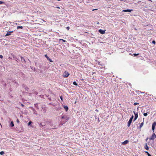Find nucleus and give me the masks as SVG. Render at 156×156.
<instances>
[{
  "label": "nucleus",
  "mask_w": 156,
  "mask_h": 156,
  "mask_svg": "<svg viewBox=\"0 0 156 156\" xmlns=\"http://www.w3.org/2000/svg\"><path fill=\"white\" fill-rule=\"evenodd\" d=\"M133 113L135 114L134 118V119L133 120V121H134L138 117V115L137 112L136 113L135 112V111H133Z\"/></svg>",
  "instance_id": "20e7f679"
},
{
  "label": "nucleus",
  "mask_w": 156,
  "mask_h": 156,
  "mask_svg": "<svg viewBox=\"0 0 156 156\" xmlns=\"http://www.w3.org/2000/svg\"><path fill=\"white\" fill-rule=\"evenodd\" d=\"M43 96V95H40V97H41V98H42Z\"/></svg>",
  "instance_id": "c85d7f7f"
},
{
  "label": "nucleus",
  "mask_w": 156,
  "mask_h": 156,
  "mask_svg": "<svg viewBox=\"0 0 156 156\" xmlns=\"http://www.w3.org/2000/svg\"><path fill=\"white\" fill-rule=\"evenodd\" d=\"M56 8H59V7H57Z\"/></svg>",
  "instance_id": "f704fd0d"
},
{
  "label": "nucleus",
  "mask_w": 156,
  "mask_h": 156,
  "mask_svg": "<svg viewBox=\"0 0 156 156\" xmlns=\"http://www.w3.org/2000/svg\"><path fill=\"white\" fill-rule=\"evenodd\" d=\"M36 94H37V93H35Z\"/></svg>",
  "instance_id": "4c0bfd02"
},
{
  "label": "nucleus",
  "mask_w": 156,
  "mask_h": 156,
  "mask_svg": "<svg viewBox=\"0 0 156 156\" xmlns=\"http://www.w3.org/2000/svg\"><path fill=\"white\" fill-rule=\"evenodd\" d=\"M73 85L77 86L78 85L76 83L75 81L73 82Z\"/></svg>",
  "instance_id": "f3484780"
},
{
  "label": "nucleus",
  "mask_w": 156,
  "mask_h": 156,
  "mask_svg": "<svg viewBox=\"0 0 156 156\" xmlns=\"http://www.w3.org/2000/svg\"><path fill=\"white\" fill-rule=\"evenodd\" d=\"M139 55V54H135H135H133V55H134V56H136V55Z\"/></svg>",
  "instance_id": "b1692460"
},
{
  "label": "nucleus",
  "mask_w": 156,
  "mask_h": 156,
  "mask_svg": "<svg viewBox=\"0 0 156 156\" xmlns=\"http://www.w3.org/2000/svg\"><path fill=\"white\" fill-rule=\"evenodd\" d=\"M64 108L66 111H67L68 109V107L67 106H64Z\"/></svg>",
  "instance_id": "f8f14e48"
},
{
  "label": "nucleus",
  "mask_w": 156,
  "mask_h": 156,
  "mask_svg": "<svg viewBox=\"0 0 156 156\" xmlns=\"http://www.w3.org/2000/svg\"><path fill=\"white\" fill-rule=\"evenodd\" d=\"M17 29H19V28L22 29L23 28V27L22 26H18L17 27Z\"/></svg>",
  "instance_id": "6ab92c4d"
},
{
  "label": "nucleus",
  "mask_w": 156,
  "mask_h": 156,
  "mask_svg": "<svg viewBox=\"0 0 156 156\" xmlns=\"http://www.w3.org/2000/svg\"><path fill=\"white\" fill-rule=\"evenodd\" d=\"M147 113H145L144 114V115L145 116H146L147 115Z\"/></svg>",
  "instance_id": "412c9836"
},
{
  "label": "nucleus",
  "mask_w": 156,
  "mask_h": 156,
  "mask_svg": "<svg viewBox=\"0 0 156 156\" xmlns=\"http://www.w3.org/2000/svg\"><path fill=\"white\" fill-rule=\"evenodd\" d=\"M4 3V2H3L0 1V4Z\"/></svg>",
  "instance_id": "393cba45"
},
{
  "label": "nucleus",
  "mask_w": 156,
  "mask_h": 156,
  "mask_svg": "<svg viewBox=\"0 0 156 156\" xmlns=\"http://www.w3.org/2000/svg\"><path fill=\"white\" fill-rule=\"evenodd\" d=\"M133 115H132L131 116V117L130 118V119H129V121L128 122V125L127 126L128 127H129L131 124V123L132 122L133 119Z\"/></svg>",
  "instance_id": "f257e3e1"
},
{
  "label": "nucleus",
  "mask_w": 156,
  "mask_h": 156,
  "mask_svg": "<svg viewBox=\"0 0 156 156\" xmlns=\"http://www.w3.org/2000/svg\"><path fill=\"white\" fill-rule=\"evenodd\" d=\"M4 153H5V152L4 151H1L0 152V154L1 155L4 154Z\"/></svg>",
  "instance_id": "a211bd4d"
},
{
  "label": "nucleus",
  "mask_w": 156,
  "mask_h": 156,
  "mask_svg": "<svg viewBox=\"0 0 156 156\" xmlns=\"http://www.w3.org/2000/svg\"><path fill=\"white\" fill-rule=\"evenodd\" d=\"M156 137V135L154 133L152 135L151 137L150 138V140H154V139H155Z\"/></svg>",
  "instance_id": "39448f33"
},
{
  "label": "nucleus",
  "mask_w": 156,
  "mask_h": 156,
  "mask_svg": "<svg viewBox=\"0 0 156 156\" xmlns=\"http://www.w3.org/2000/svg\"><path fill=\"white\" fill-rule=\"evenodd\" d=\"M145 148L147 150H149V148L147 145V143L145 144V145L144 146Z\"/></svg>",
  "instance_id": "9b49d317"
},
{
  "label": "nucleus",
  "mask_w": 156,
  "mask_h": 156,
  "mask_svg": "<svg viewBox=\"0 0 156 156\" xmlns=\"http://www.w3.org/2000/svg\"><path fill=\"white\" fill-rule=\"evenodd\" d=\"M66 29L68 30H69V27H66Z\"/></svg>",
  "instance_id": "bb28decb"
},
{
  "label": "nucleus",
  "mask_w": 156,
  "mask_h": 156,
  "mask_svg": "<svg viewBox=\"0 0 156 156\" xmlns=\"http://www.w3.org/2000/svg\"><path fill=\"white\" fill-rule=\"evenodd\" d=\"M105 30H103L101 29H100L99 30V32L101 34H104L105 33Z\"/></svg>",
  "instance_id": "423d86ee"
},
{
  "label": "nucleus",
  "mask_w": 156,
  "mask_h": 156,
  "mask_svg": "<svg viewBox=\"0 0 156 156\" xmlns=\"http://www.w3.org/2000/svg\"><path fill=\"white\" fill-rule=\"evenodd\" d=\"M156 125V122H155L152 124V130H153V132H154V130L155 129Z\"/></svg>",
  "instance_id": "7ed1b4c3"
},
{
  "label": "nucleus",
  "mask_w": 156,
  "mask_h": 156,
  "mask_svg": "<svg viewBox=\"0 0 156 156\" xmlns=\"http://www.w3.org/2000/svg\"><path fill=\"white\" fill-rule=\"evenodd\" d=\"M64 42H66V41L63 39H62Z\"/></svg>",
  "instance_id": "7c9ffc66"
},
{
  "label": "nucleus",
  "mask_w": 156,
  "mask_h": 156,
  "mask_svg": "<svg viewBox=\"0 0 156 156\" xmlns=\"http://www.w3.org/2000/svg\"><path fill=\"white\" fill-rule=\"evenodd\" d=\"M60 98L62 101H63V98L62 96H60Z\"/></svg>",
  "instance_id": "a878e982"
},
{
  "label": "nucleus",
  "mask_w": 156,
  "mask_h": 156,
  "mask_svg": "<svg viewBox=\"0 0 156 156\" xmlns=\"http://www.w3.org/2000/svg\"><path fill=\"white\" fill-rule=\"evenodd\" d=\"M21 105L22 107H23L24 106V105L23 104H21Z\"/></svg>",
  "instance_id": "2f4dec72"
},
{
  "label": "nucleus",
  "mask_w": 156,
  "mask_h": 156,
  "mask_svg": "<svg viewBox=\"0 0 156 156\" xmlns=\"http://www.w3.org/2000/svg\"><path fill=\"white\" fill-rule=\"evenodd\" d=\"M144 125V123L143 122H142L141 123L140 125L139 126V128L140 129L142 127V126H143Z\"/></svg>",
  "instance_id": "4468645a"
},
{
  "label": "nucleus",
  "mask_w": 156,
  "mask_h": 156,
  "mask_svg": "<svg viewBox=\"0 0 156 156\" xmlns=\"http://www.w3.org/2000/svg\"><path fill=\"white\" fill-rule=\"evenodd\" d=\"M129 141L128 140H126L125 141H123L122 142V144L123 145H126L128 144V143L129 142Z\"/></svg>",
  "instance_id": "6e6552de"
},
{
  "label": "nucleus",
  "mask_w": 156,
  "mask_h": 156,
  "mask_svg": "<svg viewBox=\"0 0 156 156\" xmlns=\"http://www.w3.org/2000/svg\"><path fill=\"white\" fill-rule=\"evenodd\" d=\"M139 104V103H137V102H135L134 103V105H138Z\"/></svg>",
  "instance_id": "aec40b11"
},
{
  "label": "nucleus",
  "mask_w": 156,
  "mask_h": 156,
  "mask_svg": "<svg viewBox=\"0 0 156 156\" xmlns=\"http://www.w3.org/2000/svg\"><path fill=\"white\" fill-rule=\"evenodd\" d=\"M152 43L154 44H155L156 42L154 40H153L152 41Z\"/></svg>",
  "instance_id": "5701e85b"
},
{
  "label": "nucleus",
  "mask_w": 156,
  "mask_h": 156,
  "mask_svg": "<svg viewBox=\"0 0 156 156\" xmlns=\"http://www.w3.org/2000/svg\"><path fill=\"white\" fill-rule=\"evenodd\" d=\"M0 58H3V56L2 55H0Z\"/></svg>",
  "instance_id": "cd10ccee"
},
{
  "label": "nucleus",
  "mask_w": 156,
  "mask_h": 156,
  "mask_svg": "<svg viewBox=\"0 0 156 156\" xmlns=\"http://www.w3.org/2000/svg\"><path fill=\"white\" fill-rule=\"evenodd\" d=\"M13 32V31H11L7 32V34L5 35V36L10 35L11 34V33Z\"/></svg>",
  "instance_id": "1a4fd4ad"
},
{
  "label": "nucleus",
  "mask_w": 156,
  "mask_h": 156,
  "mask_svg": "<svg viewBox=\"0 0 156 156\" xmlns=\"http://www.w3.org/2000/svg\"><path fill=\"white\" fill-rule=\"evenodd\" d=\"M45 57L50 62H52V60L50 59L47 55H45Z\"/></svg>",
  "instance_id": "0eeeda50"
},
{
  "label": "nucleus",
  "mask_w": 156,
  "mask_h": 156,
  "mask_svg": "<svg viewBox=\"0 0 156 156\" xmlns=\"http://www.w3.org/2000/svg\"><path fill=\"white\" fill-rule=\"evenodd\" d=\"M31 123H32V122L31 121L29 122L28 123V126L30 125V124H31Z\"/></svg>",
  "instance_id": "4be33fe9"
},
{
  "label": "nucleus",
  "mask_w": 156,
  "mask_h": 156,
  "mask_svg": "<svg viewBox=\"0 0 156 156\" xmlns=\"http://www.w3.org/2000/svg\"><path fill=\"white\" fill-rule=\"evenodd\" d=\"M97 10V9H94L93 10V11H94V10Z\"/></svg>",
  "instance_id": "473e14b6"
},
{
  "label": "nucleus",
  "mask_w": 156,
  "mask_h": 156,
  "mask_svg": "<svg viewBox=\"0 0 156 156\" xmlns=\"http://www.w3.org/2000/svg\"><path fill=\"white\" fill-rule=\"evenodd\" d=\"M133 11V9H126V10H124L122 11L123 12H131V11Z\"/></svg>",
  "instance_id": "9d476101"
},
{
  "label": "nucleus",
  "mask_w": 156,
  "mask_h": 156,
  "mask_svg": "<svg viewBox=\"0 0 156 156\" xmlns=\"http://www.w3.org/2000/svg\"><path fill=\"white\" fill-rule=\"evenodd\" d=\"M10 126L11 127H13L14 126V124L13 123V122L12 121L10 123Z\"/></svg>",
  "instance_id": "2eb2a0df"
},
{
  "label": "nucleus",
  "mask_w": 156,
  "mask_h": 156,
  "mask_svg": "<svg viewBox=\"0 0 156 156\" xmlns=\"http://www.w3.org/2000/svg\"><path fill=\"white\" fill-rule=\"evenodd\" d=\"M141 93H143V94H144V92H141Z\"/></svg>",
  "instance_id": "e433bc0d"
},
{
  "label": "nucleus",
  "mask_w": 156,
  "mask_h": 156,
  "mask_svg": "<svg viewBox=\"0 0 156 156\" xmlns=\"http://www.w3.org/2000/svg\"><path fill=\"white\" fill-rule=\"evenodd\" d=\"M149 1H151V2H152V0H148Z\"/></svg>",
  "instance_id": "c9c22d12"
},
{
  "label": "nucleus",
  "mask_w": 156,
  "mask_h": 156,
  "mask_svg": "<svg viewBox=\"0 0 156 156\" xmlns=\"http://www.w3.org/2000/svg\"><path fill=\"white\" fill-rule=\"evenodd\" d=\"M16 122L17 123H19V120L18 119H17V121H16Z\"/></svg>",
  "instance_id": "c756f323"
},
{
  "label": "nucleus",
  "mask_w": 156,
  "mask_h": 156,
  "mask_svg": "<svg viewBox=\"0 0 156 156\" xmlns=\"http://www.w3.org/2000/svg\"><path fill=\"white\" fill-rule=\"evenodd\" d=\"M64 118V116H62V119H63Z\"/></svg>",
  "instance_id": "72a5a7b5"
},
{
  "label": "nucleus",
  "mask_w": 156,
  "mask_h": 156,
  "mask_svg": "<svg viewBox=\"0 0 156 156\" xmlns=\"http://www.w3.org/2000/svg\"><path fill=\"white\" fill-rule=\"evenodd\" d=\"M145 152L146 153H147V154L148 155V156H151V154L149 153L147 151H145Z\"/></svg>",
  "instance_id": "dca6fc26"
},
{
  "label": "nucleus",
  "mask_w": 156,
  "mask_h": 156,
  "mask_svg": "<svg viewBox=\"0 0 156 156\" xmlns=\"http://www.w3.org/2000/svg\"><path fill=\"white\" fill-rule=\"evenodd\" d=\"M20 58H21V61H23V62H25V59L23 58V57H22V56H20Z\"/></svg>",
  "instance_id": "ddd939ff"
},
{
  "label": "nucleus",
  "mask_w": 156,
  "mask_h": 156,
  "mask_svg": "<svg viewBox=\"0 0 156 156\" xmlns=\"http://www.w3.org/2000/svg\"><path fill=\"white\" fill-rule=\"evenodd\" d=\"M69 75V74L67 71H65L63 74V76L64 77L66 78L68 77Z\"/></svg>",
  "instance_id": "f03ea898"
}]
</instances>
